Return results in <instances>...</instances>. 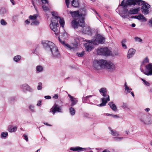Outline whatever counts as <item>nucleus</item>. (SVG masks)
<instances>
[{"label": "nucleus", "instance_id": "1", "mask_svg": "<svg viewBox=\"0 0 152 152\" xmlns=\"http://www.w3.org/2000/svg\"><path fill=\"white\" fill-rule=\"evenodd\" d=\"M53 17L51 18V23L50 24L51 29L54 32L56 36H58L59 33V28L57 26L58 21L61 26L63 27L64 25V21L63 19H61L58 15L57 13L56 12H52Z\"/></svg>", "mask_w": 152, "mask_h": 152}, {"label": "nucleus", "instance_id": "2", "mask_svg": "<svg viewBox=\"0 0 152 152\" xmlns=\"http://www.w3.org/2000/svg\"><path fill=\"white\" fill-rule=\"evenodd\" d=\"M45 49L49 52L51 56L54 58L59 56V53L56 45L52 42L45 41L42 42Z\"/></svg>", "mask_w": 152, "mask_h": 152}, {"label": "nucleus", "instance_id": "3", "mask_svg": "<svg viewBox=\"0 0 152 152\" xmlns=\"http://www.w3.org/2000/svg\"><path fill=\"white\" fill-rule=\"evenodd\" d=\"M126 4L128 5H133L134 6L142 5L141 10L143 14L146 15L150 12L149 9L150 8V5L144 1L141 0H127Z\"/></svg>", "mask_w": 152, "mask_h": 152}, {"label": "nucleus", "instance_id": "4", "mask_svg": "<svg viewBox=\"0 0 152 152\" xmlns=\"http://www.w3.org/2000/svg\"><path fill=\"white\" fill-rule=\"evenodd\" d=\"M105 38L102 35L98 34L92 40H87V42L84 44V45L86 48V50L89 51L93 48L94 44L97 45L99 43L103 44L105 42Z\"/></svg>", "mask_w": 152, "mask_h": 152}, {"label": "nucleus", "instance_id": "5", "mask_svg": "<svg viewBox=\"0 0 152 152\" xmlns=\"http://www.w3.org/2000/svg\"><path fill=\"white\" fill-rule=\"evenodd\" d=\"M103 63H104L103 68L106 69L108 72H113L115 71L116 65L113 62L104 60Z\"/></svg>", "mask_w": 152, "mask_h": 152}, {"label": "nucleus", "instance_id": "6", "mask_svg": "<svg viewBox=\"0 0 152 152\" xmlns=\"http://www.w3.org/2000/svg\"><path fill=\"white\" fill-rule=\"evenodd\" d=\"M99 92L103 96L106 97H103L101 99L102 102L99 105V106H104L106 105L107 102L110 101V97L108 95H107V91L106 88H101L99 90Z\"/></svg>", "mask_w": 152, "mask_h": 152}, {"label": "nucleus", "instance_id": "7", "mask_svg": "<svg viewBox=\"0 0 152 152\" xmlns=\"http://www.w3.org/2000/svg\"><path fill=\"white\" fill-rule=\"evenodd\" d=\"M67 13L69 14V13L71 14L72 17L74 19L78 18L80 19V23H81L80 25L81 27L83 26L84 25V18L81 16H80L79 15V12L78 11H70L69 12L67 11Z\"/></svg>", "mask_w": 152, "mask_h": 152}, {"label": "nucleus", "instance_id": "8", "mask_svg": "<svg viewBox=\"0 0 152 152\" xmlns=\"http://www.w3.org/2000/svg\"><path fill=\"white\" fill-rule=\"evenodd\" d=\"M141 123L144 125H149L152 123V121L151 118L146 115H143L140 118Z\"/></svg>", "mask_w": 152, "mask_h": 152}, {"label": "nucleus", "instance_id": "9", "mask_svg": "<svg viewBox=\"0 0 152 152\" xmlns=\"http://www.w3.org/2000/svg\"><path fill=\"white\" fill-rule=\"evenodd\" d=\"M97 52L99 55L107 56L112 55L111 52L107 48H101L97 50Z\"/></svg>", "mask_w": 152, "mask_h": 152}, {"label": "nucleus", "instance_id": "10", "mask_svg": "<svg viewBox=\"0 0 152 152\" xmlns=\"http://www.w3.org/2000/svg\"><path fill=\"white\" fill-rule=\"evenodd\" d=\"M104 60L102 59L99 60H95L93 63V67L95 69L97 70L100 69L102 68H103Z\"/></svg>", "mask_w": 152, "mask_h": 152}, {"label": "nucleus", "instance_id": "11", "mask_svg": "<svg viewBox=\"0 0 152 152\" xmlns=\"http://www.w3.org/2000/svg\"><path fill=\"white\" fill-rule=\"evenodd\" d=\"M70 1L71 2L72 6L75 7H77L79 5V2L78 0H65L66 5L68 8L69 7Z\"/></svg>", "mask_w": 152, "mask_h": 152}, {"label": "nucleus", "instance_id": "12", "mask_svg": "<svg viewBox=\"0 0 152 152\" xmlns=\"http://www.w3.org/2000/svg\"><path fill=\"white\" fill-rule=\"evenodd\" d=\"M145 71L143 72L144 73L147 75H152V64L149 63L145 66Z\"/></svg>", "mask_w": 152, "mask_h": 152}, {"label": "nucleus", "instance_id": "13", "mask_svg": "<svg viewBox=\"0 0 152 152\" xmlns=\"http://www.w3.org/2000/svg\"><path fill=\"white\" fill-rule=\"evenodd\" d=\"M62 112V110L60 107L58 105L55 104L50 109V112L52 113L53 115L56 112Z\"/></svg>", "mask_w": 152, "mask_h": 152}, {"label": "nucleus", "instance_id": "14", "mask_svg": "<svg viewBox=\"0 0 152 152\" xmlns=\"http://www.w3.org/2000/svg\"><path fill=\"white\" fill-rule=\"evenodd\" d=\"M81 23H80V19L78 18L74 19L73 20L71 24V25L72 27L75 29L77 28H78L79 26H81L80 25Z\"/></svg>", "mask_w": 152, "mask_h": 152}, {"label": "nucleus", "instance_id": "15", "mask_svg": "<svg viewBox=\"0 0 152 152\" xmlns=\"http://www.w3.org/2000/svg\"><path fill=\"white\" fill-rule=\"evenodd\" d=\"M124 86L125 87L124 93L126 94L130 93L132 96L134 97V95L133 92L132 91V89L127 85V83L126 82L124 83Z\"/></svg>", "mask_w": 152, "mask_h": 152}, {"label": "nucleus", "instance_id": "16", "mask_svg": "<svg viewBox=\"0 0 152 152\" xmlns=\"http://www.w3.org/2000/svg\"><path fill=\"white\" fill-rule=\"evenodd\" d=\"M20 88L24 92H26V91L31 92L33 91L32 89L27 84H24L21 85L20 86Z\"/></svg>", "mask_w": 152, "mask_h": 152}, {"label": "nucleus", "instance_id": "17", "mask_svg": "<svg viewBox=\"0 0 152 152\" xmlns=\"http://www.w3.org/2000/svg\"><path fill=\"white\" fill-rule=\"evenodd\" d=\"M68 96L71 102V106L72 107L77 104L78 102L77 98L74 97L69 94H68Z\"/></svg>", "mask_w": 152, "mask_h": 152}, {"label": "nucleus", "instance_id": "18", "mask_svg": "<svg viewBox=\"0 0 152 152\" xmlns=\"http://www.w3.org/2000/svg\"><path fill=\"white\" fill-rule=\"evenodd\" d=\"M84 26H83L81 27L83 28L82 32L83 33L87 34L88 35H90L91 34V29L89 26H85L84 23Z\"/></svg>", "mask_w": 152, "mask_h": 152}, {"label": "nucleus", "instance_id": "19", "mask_svg": "<svg viewBox=\"0 0 152 152\" xmlns=\"http://www.w3.org/2000/svg\"><path fill=\"white\" fill-rule=\"evenodd\" d=\"M132 18L137 19L142 22H146L147 20V18L144 15L141 14L138 15L134 16L132 17Z\"/></svg>", "mask_w": 152, "mask_h": 152}, {"label": "nucleus", "instance_id": "20", "mask_svg": "<svg viewBox=\"0 0 152 152\" xmlns=\"http://www.w3.org/2000/svg\"><path fill=\"white\" fill-rule=\"evenodd\" d=\"M136 52V50L133 48L130 49L128 52L127 58L129 59L132 58Z\"/></svg>", "mask_w": 152, "mask_h": 152}, {"label": "nucleus", "instance_id": "21", "mask_svg": "<svg viewBox=\"0 0 152 152\" xmlns=\"http://www.w3.org/2000/svg\"><path fill=\"white\" fill-rule=\"evenodd\" d=\"M140 10V7L134 8L131 9L129 11V14H137Z\"/></svg>", "mask_w": 152, "mask_h": 152}, {"label": "nucleus", "instance_id": "22", "mask_svg": "<svg viewBox=\"0 0 152 152\" xmlns=\"http://www.w3.org/2000/svg\"><path fill=\"white\" fill-rule=\"evenodd\" d=\"M70 149L72 151H77L78 152H79L85 151L87 150V148H83L78 146L75 148H71Z\"/></svg>", "mask_w": 152, "mask_h": 152}, {"label": "nucleus", "instance_id": "23", "mask_svg": "<svg viewBox=\"0 0 152 152\" xmlns=\"http://www.w3.org/2000/svg\"><path fill=\"white\" fill-rule=\"evenodd\" d=\"M108 129L110 130L109 133L112 136L116 137H118L119 136V133L118 132L113 130L110 127H108Z\"/></svg>", "mask_w": 152, "mask_h": 152}, {"label": "nucleus", "instance_id": "24", "mask_svg": "<svg viewBox=\"0 0 152 152\" xmlns=\"http://www.w3.org/2000/svg\"><path fill=\"white\" fill-rule=\"evenodd\" d=\"M42 2V4H44L42 5V7L43 9V10L46 11H48V8L46 6H45V4H48V0H40Z\"/></svg>", "mask_w": 152, "mask_h": 152}, {"label": "nucleus", "instance_id": "25", "mask_svg": "<svg viewBox=\"0 0 152 152\" xmlns=\"http://www.w3.org/2000/svg\"><path fill=\"white\" fill-rule=\"evenodd\" d=\"M59 41L67 49L70 50H71L74 49V48L71 47L70 45L68 44H65L64 41H62L60 39H59Z\"/></svg>", "mask_w": 152, "mask_h": 152}, {"label": "nucleus", "instance_id": "26", "mask_svg": "<svg viewBox=\"0 0 152 152\" xmlns=\"http://www.w3.org/2000/svg\"><path fill=\"white\" fill-rule=\"evenodd\" d=\"M149 62V59L148 57H146L143 61L142 64H141L140 67V69L142 72H144V69L143 68V67L145 66L144 63H148Z\"/></svg>", "mask_w": 152, "mask_h": 152}, {"label": "nucleus", "instance_id": "27", "mask_svg": "<svg viewBox=\"0 0 152 152\" xmlns=\"http://www.w3.org/2000/svg\"><path fill=\"white\" fill-rule=\"evenodd\" d=\"M108 105L114 111H116L117 109V107L116 105L114 104L113 102H110L108 103Z\"/></svg>", "mask_w": 152, "mask_h": 152}, {"label": "nucleus", "instance_id": "28", "mask_svg": "<svg viewBox=\"0 0 152 152\" xmlns=\"http://www.w3.org/2000/svg\"><path fill=\"white\" fill-rule=\"evenodd\" d=\"M79 15H80V16H81L83 18V16H85L86 15L85 10L84 9L80 10L79 11Z\"/></svg>", "mask_w": 152, "mask_h": 152}, {"label": "nucleus", "instance_id": "29", "mask_svg": "<svg viewBox=\"0 0 152 152\" xmlns=\"http://www.w3.org/2000/svg\"><path fill=\"white\" fill-rule=\"evenodd\" d=\"M92 96L89 95L83 97L82 98V101L83 103H86L87 102L89 101V98L91 97Z\"/></svg>", "mask_w": 152, "mask_h": 152}, {"label": "nucleus", "instance_id": "30", "mask_svg": "<svg viewBox=\"0 0 152 152\" xmlns=\"http://www.w3.org/2000/svg\"><path fill=\"white\" fill-rule=\"evenodd\" d=\"M21 58V57L20 55H17L14 57L13 58V60L16 62H18Z\"/></svg>", "mask_w": 152, "mask_h": 152}, {"label": "nucleus", "instance_id": "31", "mask_svg": "<svg viewBox=\"0 0 152 152\" xmlns=\"http://www.w3.org/2000/svg\"><path fill=\"white\" fill-rule=\"evenodd\" d=\"M7 12V10L4 8H1L0 10V14L1 15H4L6 14Z\"/></svg>", "mask_w": 152, "mask_h": 152}, {"label": "nucleus", "instance_id": "32", "mask_svg": "<svg viewBox=\"0 0 152 152\" xmlns=\"http://www.w3.org/2000/svg\"><path fill=\"white\" fill-rule=\"evenodd\" d=\"M36 69L37 72H41L43 70V67L40 65L37 66H36Z\"/></svg>", "mask_w": 152, "mask_h": 152}, {"label": "nucleus", "instance_id": "33", "mask_svg": "<svg viewBox=\"0 0 152 152\" xmlns=\"http://www.w3.org/2000/svg\"><path fill=\"white\" fill-rule=\"evenodd\" d=\"M17 128L16 126H15L12 128L9 127L8 129V131L10 132H15L17 129Z\"/></svg>", "mask_w": 152, "mask_h": 152}, {"label": "nucleus", "instance_id": "34", "mask_svg": "<svg viewBox=\"0 0 152 152\" xmlns=\"http://www.w3.org/2000/svg\"><path fill=\"white\" fill-rule=\"evenodd\" d=\"M69 112L70 114L72 115H74L75 113V110L74 108L71 107L69 109Z\"/></svg>", "mask_w": 152, "mask_h": 152}, {"label": "nucleus", "instance_id": "35", "mask_svg": "<svg viewBox=\"0 0 152 152\" xmlns=\"http://www.w3.org/2000/svg\"><path fill=\"white\" fill-rule=\"evenodd\" d=\"M38 15L37 14H35L33 15H30L29 18L30 20H35L38 17Z\"/></svg>", "mask_w": 152, "mask_h": 152}, {"label": "nucleus", "instance_id": "36", "mask_svg": "<svg viewBox=\"0 0 152 152\" xmlns=\"http://www.w3.org/2000/svg\"><path fill=\"white\" fill-rule=\"evenodd\" d=\"M120 15L122 18H126L128 17L129 16L127 12H126L124 14L121 13Z\"/></svg>", "mask_w": 152, "mask_h": 152}, {"label": "nucleus", "instance_id": "37", "mask_svg": "<svg viewBox=\"0 0 152 152\" xmlns=\"http://www.w3.org/2000/svg\"><path fill=\"white\" fill-rule=\"evenodd\" d=\"M8 135V133L7 132H2L1 134V138H5Z\"/></svg>", "mask_w": 152, "mask_h": 152}, {"label": "nucleus", "instance_id": "38", "mask_svg": "<svg viewBox=\"0 0 152 152\" xmlns=\"http://www.w3.org/2000/svg\"><path fill=\"white\" fill-rule=\"evenodd\" d=\"M39 21L37 20H34L32 21L31 23V25H36L37 26L39 25Z\"/></svg>", "mask_w": 152, "mask_h": 152}, {"label": "nucleus", "instance_id": "39", "mask_svg": "<svg viewBox=\"0 0 152 152\" xmlns=\"http://www.w3.org/2000/svg\"><path fill=\"white\" fill-rule=\"evenodd\" d=\"M134 40L135 41L137 42H141L142 40L140 38L138 37H135L134 38Z\"/></svg>", "mask_w": 152, "mask_h": 152}, {"label": "nucleus", "instance_id": "40", "mask_svg": "<svg viewBox=\"0 0 152 152\" xmlns=\"http://www.w3.org/2000/svg\"><path fill=\"white\" fill-rule=\"evenodd\" d=\"M29 108L31 112H35L34 107L33 105H30L29 106Z\"/></svg>", "mask_w": 152, "mask_h": 152}, {"label": "nucleus", "instance_id": "41", "mask_svg": "<svg viewBox=\"0 0 152 152\" xmlns=\"http://www.w3.org/2000/svg\"><path fill=\"white\" fill-rule=\"evenodd\" d=\"M1 24L4 26H5L7 25V23L3 19H2L0 21Z\"/></svg>", "mask_w": 152, "mask_h": 152}, {"label": "nucleus", "instance_id": "42", "mask_svg": "<svg viewBox=\"0 0 152 152\" xmlns=\"http://www.w3.org/2000/svg\"><path fill=\"white\" fill-rule=\"evenodd\" d=\"M141 80L143 81L145 85L147 86H149L150 83L142 79H141Z\"/></svg>", "mask_w": 152, "mask_h": 152}, {"label": "nucleus", "instance_id": "43", "mask_svg": "<svg viewBox=\"0 0 152 152\" xmlns=\"http://www.w3.org/2000/svg\"><path fill=\"white\" fill-rule=\"evenodd\" d=\"M84 53V52L83 51L81 53H77V55L79 57H82Z\"/></svg>", "mask_w": 152, "mask_h": 152}, {"label": "nucleus", "instance_id": "44", "mask_svg": "<svg viewBox=\"0 0 152 152\" xmlns=\"http://www.w3.org/2000/svg\"><path fill=\"white\" fill-rule=\"evenodd\" d=\"M123 138L122 137H113L114 140L117 141H119Z\"/></svg>", "mask_w": 152, "mask_h": 152}, {"label": "nucleus", "instance_id": "45", "mask_svg": "<svg viewBox=\"0 0 152 152\" xmlns=\"http://www.w3.org/2000/svg\"><path fill=\"white\" fill-rule=\"evenodd\" d=\"M122 107L124 108L125 109L128 108V105L126 103L123 102V105H122Z\"/></svg>", "mask_w": 152, "mask_h": 152}, {"label": "nucleus", "instance_id": "46", "mask_svg": "<svg viewBox=\"0 0 152 152\" xmlns=\"http://www.w3.org/2000/svg\"><path fill=\"white\" fill-rule=\"evenodd\" d=\"M37 88L38 90H40L42 89V83H38Z\"/></svg>", "mask_w": 152, "mask_h": 152}, {"label": "nucleus", "instance_id": "47", "mask_svg": "<svg viewBox=\"0 0 152 152\" xmlns=\"http://www.w3.org/2000/svg\"><path fill=\"white\" fill-rule=\"evenodd\" d=\"M148 25L150 26H152V18L149 20L148 21Z\"/></svg>", "mask_w": 152, "mask_h": 152}, {"label": "nucleus", "instance_id": "48", "mask_svg": "<svg viewBox=\"0 0 152 152\" xmlns=\"http://www.w3.org/2000/svg\"><path fill=\"white\" fill-rule=\"evenodd\" d=\"M120 6H123L124 7H126V5H125L124 2V0H123L122 2H121Z\"/></svg>", "mask_w": 152, "mask_h": 152}, {"label": "nucleus", "instance_id": "49", "mask_svg": "<svg viewBox=\"0 0 152 152\" xmlns=\"http://www.w3.org/2000/svg\"><path fill=\"white\" fill-rule=\"evenodd\" d=\"M58 95L57 94H56L54 96H53V99H57L58 98Z\"/></svg>", "mask_w": 152, "mask_h": 152}, {"label": "nucleus", "instance_id": "50", "mask_svg": "<svg viewBox=\"0 0 152 152\" xmlns=\"http://www.w3.org/2000/svg\"><path fill=\"white\" fill-rule=\"evenodd\" d=\"M23 136L24 137V139L25 140H26V141H28V136H27V135H26L25 134H23Z\"/></svg>", "mask_w": 152, "mask_h": 152}, {"label": "nucleus", "instance_id": "51", "mask_svg": "<svg viewBox=\"0 0 152 152\" xmlns=\"http://www.w3.org/2000/svg\"><path fill=\"white\" fill-rule=\"evenodd\" d=\"M122 45L124 49H126L127 48V46L125 44H122Z\"/></svg>", "mask_w": 152, "mask_h": 152}, {"label": "nucleus", "instance_id": "52", "mask_svg": "<svg viewBox=\"0 0 152 152\" xmlns=\"http://www.w3.org/2000/svg\"><path fill=\"white\" fill-rule=\"evenodd\" d=\"M73 45L76 48L78 46V43L77 42H75L74 43H73Z\"/></svg>", "mask_w": 152, "mask_h": 152}, {"label": "nucleus", "instance_id": "53", "mask_svg": "<svg viewBox=\"0 0 152 152\" xmlns=\"http://www.w3.org/2000/svg\"><path fill=\"white\" fill-rule=\"evenodd\" d=\"M45 98L47 99H50L51 98V97L50 96H45Z\"/></svg>", "mask_w": 152, "mask_h": 152}, {"label": "nucleus", "instance_id": "54", "mask_svg": "<svg viewBox=\"0 0 152 152\" xmlns=\"http://www.w3.org/2000/svg\"><path fill=\"white\" fill-rule=\"evenodd\" d=\"M112 117L114 118H118L119 117L117 115H114L112 114Z\"/></svg>", "mask_w": 152, "mask_h": 152}, {"label": "nucleus", "instance_id": "55", "mask_svg": "<svg viewBox=\"0 0 152 152\" xmlns=\"http://www.w3.org/2000/svg\"><path fill=\"white\" fill-rule=\"evenodd\" d=\"M41 100H39V101H38V103H37V105L38 106H40V105H41Z\"/></svg>", "mask_w": 152, "mask_h": 152}, {"label": "nucleus", "instance_id": "56", "mask_svg": "<svg viewBox=\"0 0 152 152\" xmlns=\"http://www.w3.org/2000/svg\"><path fill=\"white\" fill-rule=\"evenodd\" d=\"M30 22L28 21V20H27L25 21V23L27 24H28L30 23Z\"/></svg>", "mask_w": 152, "mask_h": 152}, {"label": "nucleus", "instance_id": "57", "mask_svg": "<svg viewBox=\"0 0 152 152\" xmlns=\"http://www.w3.org/2000/svg\"><path fill=\"white\" fill-rule=\"evenodd\" d=\"M126 40L125 39H124L123 40H122V41L121 42L122 44H125L126 42Z\"/></svg>", "mask_w": 152, "mask_h": 152}, {"label": "nucleus", "instance_id": "58", "mask_svg": "<svg viewBox=\"0 0 152 152\" xmlns=\"http://www.w3.org/2000/svg\"><path fill=\"white\" fill-rule=\"evenodd\" d=\"M102 152H110L109 150L108 149H105Z\"/></svg>", "mask_w": 152, "mask_h": 152}, {"label": "nucleus", "instance_id": "59", "mask_svg": "<svg viewBox=\"0 0 152 152\" xmlns=\"http://www.w3.org/2000/svg\"><path fill=\"white\" fill-rule=\"evenodd\" d=\"M145 110L146 112H148L150 111V109L149 108H148L145 109Z\"/></svg>", "mask_w": 152, "mask_h": 152}, {"label": "nucleus", "instance_id": "60", "mask_svg": "<svg viewBox=\"0 0 152 152\" xmlns=\"http://www.w3.org/2000/svg\"><path fill=\"white\" fill-rule=\"evenodd\" d=\"M10 1L12 3L13 5H14L15 4V1L13 0H10Z\"/></svg>", "mask_w": 152, "mask_h": 152}, {"label": "nucleus", "instance_id": "61", "mask_svg": "<svg viewBox=\"0 0 152 152\" xmlns=\"http://www.w3.org/2000/svg\"><path fill=\"white\" fill-rule=\"evenodd\" d=\"M33 4L34 5V6L35 10L37 11V7L35 6V5H34V4L33 2Z\"/></svg>", "mask_w": 152, "mask_h": 152}, {"label": "nucleus", "instance_id": "62", "mask_svg": "<svg viewBox=\"0 0 152 152\" xmlns=\"http://www.w3.org/2000/svg\"><path fill=\"white\" fill-rule=\"evenodd\" d=\"M105 114L107 116H110L112 117V114H111L106 113Z\"/></svg>", "mask_w": 152, "mask_h": 152}, {"label": "nucleus", "instance_id": "63", "mask_svg": "<svg viewBox=\"0 0 152 152\" xmlns=\"http://www.w3.org/2000/svg\"><path fill=\"white\" fill-rule=\"evenodd\" d=\"M12 99H11L10 98V101H14V100L15 99V97H12Z\"/></svg>", "mask_w": 152, "mask_h": 152}, {"label": "nucleus", "instance_id": "64", "mask_svg": "<svg viewBox=\"0 0 152 152\" xmlns=\"http://www.w3.org/2000/svg\"><path fill=\"white\" fill-rule=\"evenodd\" d=\"M135 24L134 23H132L131 25V26L133 27H135Z\"/></svg>", "mask_w": 152, "mask_h": 152}]
</instances>
